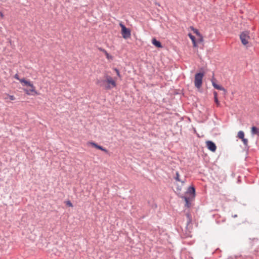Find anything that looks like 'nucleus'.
Wrapping results in <instances>:
<instances>
[{
  "label": "nucleus",
  "mask_w": 259,
  "mask_h": 259,
  "mask_svg": "<svg viewBox=\"0 0 259 259\" xmlns=\"http://www.w3.org/2000/svg\"><path fill=\"white\" fill-rule=\"evenodd\" d=\"M213 95H214V99L218 98V93L217 92H215V91L213 92Z\"/></svg>",
  "instance_id": "23"
},
{
  "label": "nucleus",
  "mask_w": 259,
  "mask_h": 259,
  "mask_svg": "<svg viewBox=\"0 0 259 259\" xmlns=\"http://www.w3.org/2000/svg\"><path fill=\"white\" fill-rule=\"evenodd\" d=\"M20 82L30 88V89L29 90H24L25 93L27 95H38V92L35 90V87L30 81L26 80L25 78H22L21 79H20Z\"/></svg>",
  "instance_id": "3"
},
{
  "label": "nucleus",
  "mask_w": 259,
  "mask_h": 259,
  "mask_svg": "<svg viewBox=\"0 0 259 259\" xmlns=\"http://www.w3.org/2000/svg\"><path fill=\"white\" fill-rule=\"evenodd\" d=\"M214 102L215 103V104H217V106L219 107L220 106V103L218 100V98H216L215 99H214Z\"/></svg>",
  "instance_id": "20"
},
{
  "label": "nucleus",
  "mask_w": 259,
  "mask_h": 259,
  "mask_svg": "<svg viewBox=\"0 0 259 259\" xmlns=\"http://www.w3.org/2000/svg\"><path fill=\"white\" fill-rule=\"evenodd\" d=\"M87 145H91L93 147L96 148V149H100V150L104 151L106 153H108V151L106 148H104L103 147H102L100 145H98L97 143H96L94 142H92V141L88 142L87 143Z\"/></svg>",
  "instance_id": "7"
},
{
  "label": "nucleus",
  "mask_w": 259,
  "mask_h": 259,
  "mask_svg": "<svg viewBox=\"0 0 259 259\" xmlns=\"http://www.w3.org/2000/svg\"><path fill=\"white\" fill-rule=\"evenodd\" d=\"M14 77L15 78H16V79H18L20 81V78H19V75L17 74H16L14 76Z\"/></svg>",
  "instance_id": "25"
},
{
  "label": "nucleus",
  "mask_w": 259,
  "mask_h": 259,
  "mask_svg": "<svg viewBox=\"0 0 259 259\" xmlns=\"http://www.w3.org/2000/svg\"><path fill=\"white\" fill-rule=\"evenodd\" d=\"M0 16L2 17V18H4V14L2 12H0Z\"/></svg>",
  "instance_id": "27"
},
{
  "label": "nucleus",
  "mask_w": 259,
  "mask_h": 259,
  "mask_svg": "<svg viewBox=\"0 0 259 259\" xmlns=\"http://www.w3.org/2000/svg\"><path fill=\"white\" fill-rule=\"evenodd\" d=\"M207 148L212 152H215L217 149L215 144L212 141H208L206 142Z\"/></svg>",
  "instance_id": "9"
},
{
  "label": "nucleus",
  "mask_w": 259,
  "mask_h": 259,
  "mask_svg": "<svg viewBox=\"0 0 259 259\" xmlns=\"http://www.w3.org/2000/svg\"><path fill=\"white\" fill-rule=\"evenodd\" d=\"M8 96L10 100H11V101H13V100H14L15 99V97L14 96H13V95H8Z\"/></svg>",
  "instance_id": "22"
},
{
  "label": "nucleus",
  "mask_w": 259,
  "mask_h": 259,
  "mask_svg": "<svg viewBox=\"0 0 259 259\" xmlns=\"http://www.w3.org/2000/svg\"><path fill=\"white\" fill-rule=\"evenodd\" d=\"M152 43L153 45L158 48H162V46L159 41L157 40L155 38H153L152 40Z\"/></svg>",
  "instance_id": "10"
},
{
  "label": "nucleus",
  "mask_w": 259,
  "mask_h": 259,
  "mask_svg": "<svg viewBox=\"0 0 259 259\" xmlns=\"http://www.w3.org/2000/svg\"><path fill=\"white\" fill-rule=\"evenodd\" d=\"M251 132L252 135H256L259 136V128L253 126L251 127Z\"/></svg>",
  "instance_id": "11"
},
{
  "label": "nucleus",
  "mask_w": 259,
  "mask_h": 259,
  "mask_svg": "<svg viewBox=\"0 0 259 259\" xmlns=\"http://www.w3.org/2000/svg\"><path fill=\"white\" fill-rule=\"evenodd\" d=\"M104 79L98 80L96 83L105 90H109L116 87V80L108 74L104 75Z\"/></svg>",
  "instance_id": "1"
},
{
  "label": "nucleus",
  "mask_w": 259,
  "mask_h": 259,
  "mask_svg": "<svg viewBox=\"0 0 259 259\" xmlns=\"http://www.w3.org/2000/svg\"><path fill=\"white\" fill-rule=\"evenodd\" d=\"M114 70L116 72L117 76H118L119 78H121V75L119 70L116 68H114Z\"/></svg>",
  "instance_id": "18"
},
{
  "label": "nucleus",
  "mask_w": 259,
  "mask_h": 259,
  "mask_svg": "<svg viewBox=\"0 0 259 259\" xmlns=\"http://www.w3.org/2000/svg\"><path fill=\"white\" fill-rule=\"evenodd\" d=\"M175 179L177 181H178V182H181L182 183L184 184L185 183L184 181H182L180 179V175H179V173L178 171H176V176L175 177H174Z\"/></svg>",
  "instance_id": "13"
},
{
  "label": "nucleus",
  "mask_w": 259,
  "mask_h": 259,
  "mask_svg": "<svg viewBox=\"0 0 259 259\" xmlns=\"http://www.w3.org/2000/svg\"><path fill=\"white\" fill-rule=\"evenodd\" d=\"M178 190H179V191H181V188H178Z\"/></svg>",
  "instance_id": "29"
},
{
  "label": "nucleus",
  "mask_w": 259,
  "mask_h": 259,
  "mask_svg": "<svg viewBox=\"0 0 259 259\" xmlns=\"http://www.w3.org/2000/svg\"><path fill=\"white\" fill-rule=\"evenodd\" d=\"M211 81L212 83V85L214 89L223 91L225 93H226L227 91L224 87H223L222 85H219L216 83V79L213 77L211 79Z\"/></svg>",
  "instance_id": "8"
},
{
  "label": "nucleus",
  "mask_w": 259,
  "mask_h": 259,
  "mask_svg": "<svg viewBox=\"0 0 259 259\" xmlns=\"http://www.w3.org/2000/svg\"><path fill=\"white\" fill-rule=\"evenodd\" d=\"M187 221H188V224H190L192 222V219H191V215L189 214V213H187Z\"/></svg>",
  "instance_id": "15"
},
{
  "label": "nucleus",
  "mask_w": 259,
  "mask_h": 259,
  "mask_svg": "<svg viewBox=\"0 0 259 259\" xmlns=\"http://www.w3.org/2000/svg\"><path fill=\"white\" fill-rule=\"evenodd\" d=\"M233 217L234 218H236V217H237V214H235V215H233Z\"/></svg>",
  "instance_id": "28"
},
{
  "label": "nucleus",
  "mask_w": 259,
  "mask_h": 259,
  "mask_svg": "<svg viewBox=\"0 0 259 259\" xmlns=\"http://www.w3.org/2000/svg\"><path fill=\"white\" fill-rule=\"evenodd\" d=\"M192 43H193V46L194 47H197V43H196V40H195L194 41H192Z\"/></svg>",
  "instance_id": "26"
},
{
  "label": "nucleus",
  "mask_w": 259,
  "mask_h": 259,
  "mask_svg": "<svg viewBox=\"0 0 259 259\" xmlns=\"http://www.w3.org/2000/svg\"><path fill=\"white\" fill-rule=\"evenodd\" d=\"M237 137L239 138V139H242L244 138V133L243 131H240L239 132H238V135H237Z\"/></svg>",
  "instance_id": "14"
},
{
  "label": "nucleus",
  "mask_w": 259,
  "mask_h": 259,
  "mask_svg": "<svg viewBox=\"0 0 259 259\" xmlns=\"http://www.w3.org/2000/svg\"><path fill=\"white\" fill-rule=\"evenodd\" d=\"M107 59L108 60L112 59V56H111L107 52H106L105 53H104Z\"/></svg>",
  "instance_id": "16"
},
{
  "label": "nucleus",
  "mask_w": 259,
  "mask_h": 259,
  "mask_svg": "<svg viewBox=\"0 0 259 259\" xmlns=\"http://www.w3.org/2000/svg\"><path fill=\"white\" fill-rule=\"evenodd\" d=\"M66 204L67 205H68L69 207H72L73 206V205H72V203L70 201H69V200L67 201L66 202Z\"/></svg>",
  "instance_id": "21"
},
{
  "label": "nucleus",
  "mask_w": 259,
  "mask_h": 259,
  "mask_svg": "<svg viewBox=\"0 0 259 259\" xmlns=\"http://www.w3.org/2000/svg\"><path fill=\"white\" fill-rule=\"evenodd\" d=\"M200 41H203V39H202V40H201V37H200Z\"/></svg>",
  "instance_id": "30"
},
{
  "label": "nucleus",
  "mask_w": 259,
  "mask_h": 259,
  "mask_svg": "<svg viewBox=\"0 0 259 259\" xmlns=\"http://www.w3.org/2000/svg\"><path fill=\"white\" fill-rule=\"evenodd\" d=\"M241 140H242L243 144L244 145V146H247V145H248V140L247 139L244 138Z\"/></svg>",
  "instance_id": "17"
},
{
  "label": "nucleus",
  "mask_w": 259,
  "mask_h": 259,
  "mask_svg": "<svg viewBox=\"0 0 259 259\" xmlns=\"http://www.w3.org/2000/svg\"><path fill=\"white\" fill-rule=\"evenodd\" d=\"M204 76L203 72L197 73L195 75L194 84L196 88L200 89L202 84V79Z\"/></svg>",
  "instance_id": "4"
},
{
  "label": "nucleus",
  "mask_w": 259,
  "mask_h": 259,
  "mask_svg": "<svg viewBox=\"0 0 259 259\" xmlns=\"http://www.w3.org/2000/svg\"><path fill=\"white\" fill-rule=\"evenodd\" d=\"M191 29L198 36L201 37V40H202V36L198 29L194 28L193 27H191Z\"/></svg>",
  "instance_id": "12"
},
{
  "label": "nucleus",
  "mask_w": 259,
  "mask_h": 259,
  "mask_svg": "<svg viewBox=\"0 0 259 259\" xmlns=\"http://www.w3.org/2000/svg\"><path fill=\"white\" fill-rule=\"evenodd\" d=\"M240 38L243 45H246L248 43V40L250 38L249 32L247 31L242 32L240 35Z\"/></svg>",
  "instance_id": "6"
},
{
  "label": "nucleus",
  "mask_w": 259,
  "mask_h": 259,
  "mask_svg": "<svg viewBox=\"0 0 259 259\" xmlns=\"http://www.w3.org/2000/svg\"><path fill=\"white\" fill-rule=\"evenodd\" d=\"M99 50L100 51H101V52H103L104 53H105V52H107L106 50H105L104 49H103V48H99Z\"/></svg>",
  "instance_id": "24"
},
{
  "label": "nucleus",
  "mask_w": 259,
  "mask_h": 259,
  "mask_svg": "<svg viewBox=\"0 0 259 259\" xmlns=\"http://www.w3.org/2000/svg\"><path fill=\"white\" fill-rule=\"evenodd\" d=\"M119 25L121 28V34L122 37L125 39L130 38L131 35L130 29L127 28L122 23H120Z\"/></svg>",
  "instance_id": "5"
},
{
  "label": "nucleus",
  "mask_w": 259,
  "mask_h": 259,
  "mask_svg": "<svg viewBox=\"0 0 259 259\" xmlns=\"http://www.w3.org/2000/svg\"><path fill=\"white\" fill-rule=\"evenodd\" d=\"M188 36L190 37V38L191 39L192 41H194L196 40L195 36H193L191 33H189Z\"/></svg>",
  "instance_id": "19"
},
{
  "label": "nucleus",
  "mask_w": 259,
  "mask_h": 259,
  "mask_svg": "<svg viewBox=\"0 0 259 259\" xmlns=\"http://www.w3.org/2000/svg\"><path fill=\"white\" fill-rule=\"evenodd\" d=\"M195 196V189L194 187L190 186L188 188L185 196H181V198L185 201V207L190 208L191 206V202Z\"/></svg>",
  "instance_id": "2"
}]
</instances>
